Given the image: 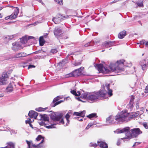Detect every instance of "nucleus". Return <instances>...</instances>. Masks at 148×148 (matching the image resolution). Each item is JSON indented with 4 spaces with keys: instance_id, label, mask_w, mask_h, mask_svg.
Returning <instances> with one entry per match:
<instances>
[{
    "instance_id": "obj_1",
    "label": "nucleus",
    "mask_w": 148,
    "mask_h": 148,
    "mask_svg": "<svg viewBox=\"0 0 148 148\" xmlns=\"http://www.w3.org/2000/svg\"><path fill=\"white\" fill-rule=\"evenodd\" d=\"M125 61L124 60L122 59L118 60L114 64H111L109 69L104 67L103 64H97L96 66L98 70L103 73H109L112 72L118 73L123 71L124 63Z\"/></svg>"
},
{
    "instance_id": "obj_2",
    "label": "nucleus",
    "mask_w": 148,
    "mask_h": 148,
    "mask_svg": "<svg viewBox=\"0 0 148 148\" xmlns=\"http://www.w3.org/2000/svg\"><path fill=\"white\" fill-rule=\"evenodd\" d=\"M138 115V113H135L130 115L126 111H122L115 116V119L118 122H127L131 119L135 118Z\"/></svg>"
},
{
    "instance_id": "obj_3",
    "label": "nucleus",
    "mask_w": 148,
    "mask_h": 148,
    "mask_svg": "<svg viewBox=\"0 0 148 148\" xmlns=\"http://www.w3.org/2000/svg\"><path fill=\"white\" fill-rule=\"evenodd\" d=\"M105 90H100L99 91L89 92L88 95V100L95 101L101 97H104L106 95Z\"/></svg>"
},
{
    "instance_id": "obj_4",
    "label": "nucleus",
    "mask_w": 148,
    "mask_h": 148,
    "mask_svg": "<svg viewBox=\"0 0 148 148\" xmlns=\"http://www.w3.org/2000/svg\"><path fill=\"white\" fill-rule=\"evenodd\" d=\"M130 130V128L129 127H126L122 129H118L114 132L115 133L117 134L125 133L126 137L121 138V139H129L133 138L132 133V132H131L130 130Z\"/></svg>"
},
{
    "instance_id": "obj_5",
    "label": "nucleus",
    "mask_w": 148,
    "mask_h": 148,
    "mask_svg": "<svg viewBox=\"0 0 148 148\" xmlns=\"http://www.w3.org/2000/svg\"><path fill=\"white\" fill-rule=\"evenodd\" d=\"M82 92H80V91H78L77 92L76 91L74 90H71V93L75 96H79L81 94L80 97L88 100V95L89 92H86L84 93L83 91H82Z\"/></svg>"
},
{
    "instance_id": "obj_6",
    "label": "nucleus",
    "mask_w": 148,
    "mask_h": 148,
    "mask_svg": "<svg viewBox=\"0 0 148 148\" xmlns=\"http://www.w3.org/2000/svg\"><path fill=\"white\" fill-rule=\"evenodd\" d=\"M62 114H60L58 115H56L55 114H52L51 115L50 117L51 119L54 121H58L61 119V121L59 122V124L62 123L64 124V122L63 119H62Z\"/></svg>"
},
{
    "instance_id": "obj_7",
    "label": "nucleus",
    "mask_w": 148,
    "mask_h": 148,
    "mask_svg": "<svg viewBox=\"0 0 148 148\" xmlns=\"http://www.w3.org/2000/svg\"><path fill=\"white\" fill-rule=\"evenodd\" d=\"M62 114H60L58 115H56L55 114H52L51 115L50 117L51 119L54 121H58L61 119V121L59 122V124L62 123L64 124V122L63 119H62Z\"/></svg>"
},
{
    "instance_id": "obj_8",
    "label": "nucleus",
    "mask_w": 148,
    "mask_h": 148,
    "mask_svg": "<svg viewBox=\"0 0 148 148\" xmlns=\"http://www.w3.org/2000/svg\"><path fill=\"white\" fill-rule=\"evenodd\" d=\"M8 79V75L5 73L2 74L0 76V85H4L6 84Z\"/></svg>"
},
{
    "instance_id": "obj_9",
    "label": "nucleus",
    "mask_w": 148,
    "mask_h": 148,
    "mask_svg": "<svg viewBox=\"0 0 148 148\" xmlns=\"http://www.w3.org/2000/svg\"><path fill=\"white\" fill-rule=\"evenodd\" d=\"M130 131L132 132L133 138H136L138 136L142 133L139 128H135L130 130Z\"/></svg>"
},
{
    "instance_id": "obj_10",
    "label": "nucleus",
    "mask_w": 148,
    "mask_h": 148,
    "mask_svg": "<svg viewBox=\"0 0 148 148\" xmlns=\"http://www.w3.org/2000/svg\"><path fill=\"white\" fill-rule=\"evenodd\" d=\"M54 34L57 38L62 36V31L60 28L56 27L54 30Z\"/></svg>"
},
{
    "instance_id": "obj_11",
    "label": "nucleus",
    "mask_w": 148,
    "mask_h": 148,
    "mask_svg": "<svg viewBox=\"0 0 148 148\" xmlns=\"http://www.w3.org/2000/svg\"><path fill=\"white\" fill-rule=\"evenodd\" d=\"M140 64L143 71L146 70L148 67V60H143L140 62Z\"/></svg>"
},
{
    "instance_id": "obj_12",
    "label": "nucleus",
    "mask_w": 148,
    "mask_h": 148,
    "mask_svg": "<svg viewBox=\"0 0 148 148\" xmlns=\"http://www.w3.org/2000/svg\"><path fill=\"white\" fill-rule=\"evenodd\" d=\"M84 67H82L79 68L73 71V74L74 77H77L80 76L82 74V71L83 70Z\"/></svg>"
},
{
    "instance_id": "obj_13",
    "label": "nucleus",
    "mask_w": 148,
    "mask_h": 148,
    "mask_svg": "<svg viewBox=\"0 0 148 148\" xmlns=\"http://www.w3.org/2000/svg\"><path fill=\"white\" fill-rule=\"evenodd\" d=\"M13 47L12 49L13 50L15 51H17L19 49H20L21 48V46L19 44L18 42H14L12 44Z\"/></svg>"
},
{
    "instance_id": "obj_14",
    "label": "nucleus",
    "mask_w": 148,
    "mask_h": 148,
    "mask_svg": "<svg viewBox=\"0 0 148 148\" xmlns=\"http://www.w3.org/2000/svg\"><path fill=\"white\" fill-rule=\"evenodd\" d=\"M16 9L14 10V14H12L9 16V18H10V19H14L16 18L19 13V8L18 7H16Z\"/></svg>"
},
{
    "instance_id": "obj_15",
    "label": "nucleus",
    "mask_w": 148,
    "mask_h": 148,
    "mask_svg": "<svg viewBox=\"0 0 148 148\" xmlns=\"http://www.w3.org/2000/svg\"><path fill=\"white\" fill-rule=\"evenodd\" d=\"M38 113L34 111H30L28 115L31 118H34L36 119L38 116Z\"/></svg>"
},
{
    "instance_id": "obj_16",
    "label": "nucleus",
    "mask_w": 148,
    "mask_h": 148,
    "mask_svg": "<svg viewBox=\"0 0 148 148\" xmlns=\"http://www.w3.org/2000/svg\"><path fill=\"white\" fill-rule=\"evenodd\" d=\"M37 140L39 141L42 139L41 142L38 144V148H44V146L41 145V144L44 141V138L41 135H39L36 138Z\"/></svg>"
},
{
    "instance_id": "obj_17",
    "label": "nucleus",
    "mask_w": 148,
    "mask_h": 148,
    "mask_svg": "<svg viewBox=\"0 0 148 148\" xmlns=\"http://www.w3.org/2000/svg\"><path fill=\"white\" fill-rule=\"evenodd\" d=\"M98 145L101 148H108V145L105 142L101 141H98L97 142Z\"/></svg>"
},
{
    "instance_id": "obj_18",
    "label": "nucleus",
    "mask_w": 148,
    "mask_h": 148,
    "mask_svg": "<svg viewBox=\"0 0 148 148\" xmlns=\"http://www.w3.org/2000/svg\"><path fill=\"white\" fill-rule=\"evenodd\" d=\"M58 100V99H56V97L54 98L53 101L52 103L51 104V107H54L56 105L60 104L62 102H63V101L60 100L56 102Z\"/></svg>"
},
{
    "instance_id": "obj_19",
    "label": "nucleus",
    "mask_w": 148,
    "mask_h": 148,
    "mask_svg": "<svg viewBox=\"0 0 148 148\" xmlns=\"http://www.w3.org/2000/svg\"><path fill=\"white\" fill-rule=\"evenodd\" d=\"M110 84L106 83L105 84V87L108 91V94L109 97H111L112 95V90L111 89H110L109 88L110 87Z\"/></svg>"
},
{
    "instance_id": "obj_20",
    "label": "nucleus",
    "mask_w": 148,
    "mask_h": 148,
    "mask_svg": "<svg viewBox=\"0 0 148 148\" xmlns=\"http://www.w3.org/2000/svg\"><path fill=\"white\" fill-rule=\"evenodd\" d=\"M27 56V55L26 53L23 52H21L15 54L14 56V57L19 58L26 56Z\"/></svg>"
},
{
    "instance_id": "obj_21",
    "label": "nucleus",
    "mask_w": 148,
    "mask_h": 148,
    "mask_svg": "<svg viewBox=\"0 0 148 148\" xmlns=\"http://www.w3.org/2000/svg\"><path fill=\"white\" fill-rule=\"evenodd\" d=\"M85 112L86 111L85 110H83L82 111L80 112H74L73 114L77 116H80L82 117H84L85 116Z\"/></svg>"
},
{
    "instance_id": "obj_22",
    "label": "nucleus",
    "mask_w": 148,
    "mask_h": 148,
    "mask_svg": "<svg viewBox=\"0 0 148 148\" xmlns=\"http://www.w3.org/2000/svg\"><path fill=\"white\" fill-rule=\"evenodd\" d=\"M126 34V31H123L122 32H120L119 34L118 37L120 39H122L123 38Z\"/></svg>"
},
{
    "instance_id": "obj_23",
    "label": "nucleus",
    "mask_w": 148,
    "mask_h": 148,
    "mask_svg": "<svg viewBox=\"0 0 148 148\" xmlns=\"http://www.w3.org/2000/svg\"><path fill=\"white\" fill-rule=\"evenodd\" d=\"M6 91L7 92H10L13 90V87L11 84H9L7 87L6 89Z\"/></svg>"
},
{
    "instance_id": "obj_24",
    "label": "nucleus",
    "mask_w": 148,
    "mask_h": 148,
    "mask_svg": "<svg viewBox=\"0 0 148 148\" xmlns=\"http://www.w3.org/2000/svg\"><path fill=\"white\" fill-rule=\"evenodd\" d=\"M62 19L59 17L58 18L54 17L52 19V20L55 24H58L60 23Z\"/></svg>"
},
{
    "instance_id": "obj_25",
    "label": "nucleus",
    "mask_w": 148,
    "mask_h": 148,
    "mask_svg": "<svg viewBox=\"0 0 148 148\" xmlns=\"http://www.w3.org/2000/svg\"><path fill=\"white\" fill-rule=\"evenodd\" d=\"M28 40V38L27 36H25L22 38L20 40V41L21 43L23 44L27 42Z\"/></svg>"
},
{
    "instance_id": "obj_26",
    "label": "nucleus",
    "mask_w": 148,
    "mask_h": 148,
    "mask_svg": "<svg viewBox=\"0 0 148 148\" xmlns=\"http://www.w3.org/2000/svg\"><path fill=\"white\" fill-rule=\"evenodd\" d=\"M113 119L112 118V116H110L106 119V123L107 124H109L112 123H113L112 121V119Z\"/></svg>"
},
{
    "instance_id": "obj_27",
    "label": "nucleus",
    "mask_w": 148,
    "mask_h": 148,
    "mask_svg": "<svg viewBox=\"0 0 148 148\" xmlns=\"http://www.w3.org/2000/svg\"><path fill=\"white\" fill-rule=\"evenodd\" d=\"M42 119L44 121H49V117L47 115H44L41 116Z\"/></svg>"
},
{
    "instance_id": "obj_28",
    "label": "nucleus",
    "mask_w": 148,
    "mask_h": 148,
    "mask_svg": "<svg viewBox=\"0 0 148 148\" xmlns=\"http://www.w3.org/2000/svg\"><path fill=\"white\" fill-rule=\"evenodd\" d=\"M45 42V41L44 40L43 36H40L39 38V42L40 45L41 46H43Z\"/></svg>"
},
{
    "instance_id": "obj_29",
    "label": "nucleus",
    "mask_w": 148,
    "mask_h": 148,
    "mask_svg": "<svg viewBox=\"0 0 148 148\" xmlns=\"http://www.w3.org/2000/svg\"><path fill=\"white\" fill-rule=\"evenodd\" d=\"M97 116L96 115V114L95 113H93L89 114L87 116V117L89 118L90 119L93 117L96 118Z\"/></svg>"
},
{
    "instance_id": "obj_30",
    "label": "nucleus",
    "mask_w": 148,
    "mask_h": 148,
    "mask_svg": "<svg viewBox=\"0 0 148 148\" xmlns=\"http://www.w3.org/2000/svg\"><path fill=\"white\" fill-rule=\"evenodd\" d=\"M47 108H43L42 107H39L38 108H36L35 110L38 112L43 111L47 109Z\"/></svg>"
},
{
    "instance_id": "obj_31",
    "label": "nucleus",
    "mask_w": 148,
    "mask_h": 148,
    "mask_svg": "<svg viewBox=\"0 0 148 148\" xmlns=\"http://www.w3.org/2000/svg\"><path fill=\"white\" fill-rule=\"evenodd\" d=\"M93 41H91L90 42H89L86 43V44L84 45V47H88L89 46H91L93 45Z\"/></svg>"
},
{
    "instance_id": "obj_32",
    "label": "nucleus",
    "mask_w": 148,
    "mask_h": 148,
    "mask_svg": "<svg viewBox=\"0 0 148 148\" xmlns=\"http://www.w3.org/2000/svg\"><path fill=\"white\" fill-rule=\"evenodd\" d=\"M104 44L105 45L106 47H108V46L110 47L112 46V43L111 41L108 42H105Z\"/></svg>"
},
{
    "instance_id": "obj_33",
    "label": "nucleus",
    "mask_w": 148,
    "mask_h": 148,
    "mask_svg": "<svg viewBox=\"0 0 148 148\" xmlns=\"http://www.w3.org/2000/svg\"><path fill=\"white\" fill-rule=\"evenodd\" d=\"M70 117L69 115L68 114H67L65 116V118L66 119V121H67V123L66 124V125H68L69 124V119Z\"/></svg>"
},
{
    "instance_id": "obj_34",
    "label": "nucleus",
    "mask_w": 148,
    "mask_h": 148,
    "mask_svg": "<svg viewBox=\"0 0 148 148\" xmlns=\"http://www.w3.org/2000/svg\"><path fill=\"white\" fill-rule=\"evenodd\" d=\"M65 77L66 78H68L71 77H74V74H73V72H72L66 75Z\"/></svg>"
},
{
    "instance_id": "obj_35",
    "label": "nucleus",
    "mask_w": 148,
    "mask_h": 148,
    "mask_svg": "<svg viewBox=\"0 0 148 148\" xmlns=\"http://www.w3.org/2000/svg\"><path fill=\"white\" fill-rule=\"evenodd\" d=\"M26 141L28 146V148H32L31 145L32 143V141H28L27 140H26Z\"/></svg>"
},
{
    "instance_id": "obj_36",
    "label": "nucleus",
    "mask_w": 148,
    "mask_h": 148,
    "mask_svg": "<svg viewBox=\"0 0 148 148\" xmlns=\"http://www.w3.org/2000/svg\"><path fill=\"white\" fill-rule=\"evenodd\" d=\"M57 3L60 5H62L63 4L62 0H54Z\"/></svg>"
},
{
    "instance_id": "obj_37",
    "label": "nucleus",
    "mask_w": 148,
    "mask_h": 148,
    "mask_svg": "<svg viewBox=\"0 0 148 148\" xmlns=\"http://www.w3.org/2000/svg\"><path fill=\"white\" fill-rule=\"evenodd\" d=\"M56 125V124H51L47 126L46 127L47 128L50 129L54 128L55 127L54 126Z\"/></svg>"
},
{
    "instance_id": "obj_38",
    "label": "nucleus",
    "mask_w": 148,
    "mask_h": 148,
    "mask_svg": "<svg viewBox=\"0 0 148 148\" xmlns=\"http://www.w3.org/2000/svg\"><path fill=\"white\" fill-rule=\"evenodd\" d=\"M136 4L138 6L140 7L143 6V3L142 2H137Z\"/></svg>"
},
{
    "instance_id": "obj_39",
    "label": "nucleus",
    "mask_w": 148,
    "mask_h": 148,
    "mask_svg": "<svg viewBox=\"0 0 148 148\" xmlns=\"http://www.w3.org/2000/svg\"><path fill=\"white\" fill-rule=\"evenodd\" d=\"M134 96H132L131 97V99L130 102V103L131 104H132L133 103V101H134Z\"/></svg>"
},
{
    "instance_id": "obj_40",
    "label": "nucleus",
    "mask_w": 148,
    "mask_h": 148,
    "mask_svg": "<svg viewBox=\"0 0 148 148\" xmlns=\"http://www.w3.org/2000/svg\"><path fill=\"white\" fill-rule=\"evenodd\" d=\"M98 145V144L96 143H90V147H97Z\"/></svg>"
},
{
    "instance_id": "obj_41",
    "label": "nucleus",
    "mask_w": 148,
    "mask_h": 148,
    "mask_svg": "<svg viewBox=\"0 0 148 148\" xmlns=\"http://www.w3.org/2000/svg\"><path fill=\"white\" fill-rule=\"evenodd\" d=\"M82 62V61L77 62H76L74 63V65H75V66H77L79 65H80L81 64Z\"/></svg>"
},
{
    "instance_id": "obj_42",
    "label": "nucleus",
    "mask_w": 148,
    "mask_h": 148,
    "mask_svg": "<svg viewBox=\"0 0 148 148\" xmlns=\"http://www.w3.org/2000/svg\"><path fill=\"white\" fill-rule=\"evenodd\" d=\"M143 125L145 129H148V125L147 123H143Z\"/></svg>"
},
{
    "instance_id": "obj_43",
    "label": "nucleus",
    "mask_w": 148,
    "mask_h": 148,
    "mask_svg": "<svg viewBox=\"0 0 148 148\" xmlns=\"http://www.w3.org/2000/svg\"><path fill=\"white\" fill-rule=\"evenodd\" d=\"M58 51L56 49H51V53H57V52Z\"/></svg>"
},
{
    "instance_id": "obj_44",
    "label": "nucleus",
    "mask_w": 148,
    "mask_h": 148,
    "mask_svg": "<svg viewBox=\"0 0 148 148\" xmlns=\"http://www.w3.org/2000/svg\"><path fill=\"white\" fill-rule=\"evenodd\" d=\"M93 124L92 123H89L87 127H86V129H88L89 128H90L91 126H92L93 125Z\"/></svg>"
},
{
    "instance_id": "obj_45",
    "label": "nucleus",
    "mask_w": 148,
    "mask_h": 148,
    "mask_svg": "<svg viewBox=\"0 0 148 148\" xmlns=\"http://www.w3.org/2000/svg\"><path fill=\"white\" fill-rule=\"evenodd\" d=\"M39 123V124L41 125H46L45 123L42 121H41Z\"/></svg>"
},
{
    "instance_id": "obj_46",
    "label": "nucleus",
    "mask_w": 148,
    "mask_h": 148,
    "mask_svg": "<svg viewBox=\"0 0 148 148\" xmlns=\"http://www.w3.org/2000/svg\"><path fill=\"white\" fill-rule=\"evenodd\" d=\"M31 121V120L29 119L25 121V123L26 124L28 123L29 124V123L32 122Z\"/></svg>"
},
{
    "instance_id": "obj_47",
    "label": "nucleus",
    "mask_w": 148,
    "mask_h": 148,
    "mask_svg": "<svg viewBox=\"0 0 148 148\" xmlns=\"http://www.w3.org/2000/svg\"><path fill=\"white\" fill-rule=\"evenodd\" d=\"M144 92L146 93H148V85L146 87Z\"/></svg>"
},
{
    "instance_id": "obj_48",
    "label": "nucleus",
    "mask_w": 148,
    "mask_h": 148,
    "mask_svg": "<svg viewBox=\"0 0 148 148\" xmlns=\"http://www.w3.org/2000/svg\"><path fill=\"white\" fill-rule=\"evenodd\" d=\"M35 67V66L34 65H30L28 66V69H29L31 68H34Z\"/></svg>"
},
{
    "instance_id": "obj_49",
    "label": "nucleus",
    "mask_w": 148,
    "mask_h": 148,
    "mask_svg": "<svg viewBox=\"0 0 148 148\" xmlns=\"http://www.w3.org/2000/svg\"><path fill=\"white\" fill-rule=\"evenodd\" d=\"M32 145L34 147L36 148L37 147L38 148V144L37 145H35L33 144L32 143Z\"/></svg>"
},
{
    "instance_id": "obj_50",
    "label": "nucleus",
    "mask_w": 148,
    "mask_h": 148,
    "mask_svg": "<svg viewBox=\"0 0 148 148\" xmlns=\"http://www.w3.org/2000/svg\"><path fill=\"white\" fill-rule=\"evenodd\" d=\"M119 1V0H114V1H113L111 2L110 3V4H113V3H115L118 1Z\"/></svg>"
},
{
    "instance_id": "obj_51",
    "label": "nucleus",
    "mask_w": 148,
    "mask_h": 148,
    "mask_svg": "<svg viewBox=\"0 0 148 148\" xmlns=\"http://www.w3.org/2000/svg\"><path fill=\"white\" fill-rule=\"evenodd\" d=\"M36 1H39L40 3H41L42 5H45L44 3L42 2V0H36Z\"/></svg>"
},
{
    "instance_id": "obj_52",
    "label": "nucleus",
    "mask_w": 148,
    "mask_h": 148,
    "mask_svg": "<svg viewBox=\"0 0 148 148\" xmlns=\"http://www.w3.org/2000/svg\"><path fill=\"white\" fill-rule=\"evenodd\" d=\"M32 38H34V37L33 36H29L27 38L28 40L29 39H32Z\"/></svg>"
},
{
    "instance_id": "obj_53",
    "label": "nucleus",
    "mask_w": 148,
    "mask_h": 148,
    "mask_svg": "<svg viewBox=\"0 0 148 148\" xmlns=\"http://www.w3.org/2000/svg\"><path fill=\"white\" fill-rule=\"evenodd\" d=\"M62 98L60 96H58L57 97H56V99H58V100L61 99Z\"/></svg>"
},
{
    "instance_id": "obj_54",
    "label": "nucleus",
    "mask_w": 148,
    "mask_h": 148,
    "mask_svg": "<svg viewBox=\"0 0 148 148\" xmlns=\"http://www.w3.org/2000/svg\"><path fill=\"white\" fill-rule=\"evenodd\" d=\"M77 120L79 121H82V120H83V119H80V118L79 117H78L77 118Z\"/></svg>"
},
{
    "instance_id": "obj_55",
    "label": "nucleus",
    "mask_w": 148,
    "mask_h": 148,
    "mask_svg": "<svg viewBox=\"0 0 148 148\" xmlns=\"http://www.w3.org/2000/svg\"><path fill=\"white\" fill-rule=\"evenodd\" d=\"M136 144H137L138 145V143L136 142L134 143V145L133 146V147H134L136 145Z\"/></svg>"
},
{
    "instance_id": "obj_56",
    "label": "nucleus",
    "mask_w": 148,
    "mask_h": 148,
    "mask_svg": "<svg viewBox=\"0 0 148 148\" xmlns=\"http://www.w3.org/2000/svg\"><path fill=\"white\" fill-rule=\"evenodd\" d=\"M145 44L146 47L148 46V41L145 43Z\"/></svg>"
},
{
    "instance_id": "obj_57",
    "label": "nucleus",
    "mask_w": 148,
    "mask_h": 148,
    "mask_svg": "<svg viewBox=\"0 0 148 148\" xmlns=\"http://www.w3.org/2000/svg\"><path fill=\"white\" fill-rule=\"evenodd\" d=\"M136 107L137 108H139V105L138 103H137L136 105Z\"/></svg>"
},
{
    "instance_id": "obj_58",
    "label": "nucleus",
    "mask_w": 148,
    "mask_h": 148,
    "mask_svg": "<svg viewBox=\"0 0 148 148\" xmlns=\"http://www.w3.org/2000/svg\"><path fill=\"white\" fill-rule=\"evenodd\" d=\"M3 96V94H0V97H2Z\"/></svg>"
},
{
    "instance_id": "obj_59",
    "label": "nucleus",
    "mask_w": 148,
    "mask_h": 148,
    "mask_svg": "<svg viewBox=\"0 0 148 148\" xmlns=\"http://www.w3.org/2000/svg\"><path fill=\"white\" fill-rule=\"evenodd\" d=\"M9 18H9V16L8 17H6L5 18V20H7L8 19H9Z\"/></svg>"
},
{
    "instance_id": "obj_60",
    "label": "nucleus",
    "mask_w": 148,
    "mask_h": 148,
    "mask_svg": "<svg viewBox=\"0 0 148 148\" xmlns=\"http://www.w3.org/2000/svg\"><path fill=\"white\" fill-rule=\"evenodd\" d=\"M145 43V42H140V44H144V43Z\"/></svg>"
},
{
    "instance_id": "obj_61",
    "label": "nucleus",
    "mask_w": 148,
    "mask_h": 148,
    "mask_svg": "<svg viewBox=\"0 0 148 148\" xmlns=\"http://www.w3.org/2000/svg\"><path fill=\"white\" fill-rule=\"evenodd\" d=\"M29 125L31 127H32V124H31V123H29Z\"/></svg>"
},
{
    "instance_id": "obj_62",
    "label": "nucleus",
    "mask_w": 148,
    "mask_h": 148,
    "mask_svg": "<svg viewBox=\"0 0 148 148\" xmlns=\"http://www.w3.org/2000/svg\"><path fill=\"white\" fill-rule=\"evenodd\" d=\"M8 6L10 7H11V8H14L13 6H10V5H8Z\"/></svg>"
},
{
    "instance_id": "obj_63",
    "label": "nucleus",
    "mask_w": 148,
    "mask_h": 148,
    "mask_svg": "<svg viewBox=\"0 0 148 148\" xmlns=\"http://www.w3.org/2000/svg\"><path fill=\"white\" fill-rule=\"evenodd\" d=\"M2 17V15L1 14H0V18Z\"/></svg>"
},
{
    "instance_id": "obj_64",
    "label": "nucleus",
    "mask_w": 148,
    "mask_h": 148,
    "mask_svg": "<svg viewBox=\"0 0 148 148\" xmlns=\"http://www.w3.org/2000/svg\"><path fill=\"white\" fill-rule=\"evenodd\" d=\"M78 100H80V98L79 97H78V98H77Z\"/></svg>"
}]
</instances>
